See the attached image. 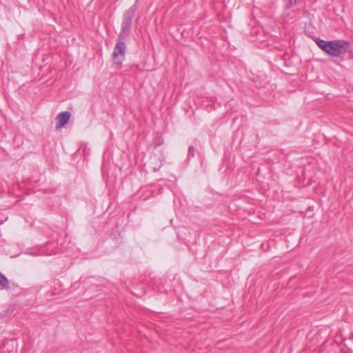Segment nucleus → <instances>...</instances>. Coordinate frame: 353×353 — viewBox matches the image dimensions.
Here are the masks:
<instances>
[{
    "label": "nucleus",
    "mask_w": 353,
    "mask_h": 353,
    "mask_svg": "<svg viewBox=\"0 0 353 353\" xmlns=\"http://www.w3.org/2000/svg\"><path fill=\"white\" fill-rule=\"evenodd\" d=\"M316 45L327 54L337 57L345 52L346 43L343 41H326L323 39H316Z\"/></svg>",
    "instance_id": "f257e3e1"
},
{
    "label": "nucleus",
    "mask_w": 353,
    "mask_h": 353,
    "mask_svg": "<svg viewBox=\"0 0 353 353\" xmlns=\"http://www.w3.org/2000/svg\"><path fill=\"white\" fill-rule=\"evenodd\" d=\"M137 2L138 0L123 14L121 30L118 37L120 38V40H125L130 32L132 21L138 7Z\"/></svg>",
    "instance_id": "f03ea898"
},
{
    "label": "nucleus",
    "mask_w": 353,
    "mask_h": 353,
    "mask_svg": "<svg viewBox=\"0 0 353 353\" xmlns=\"http://www.w3.org/2000/svg\"><path fill=\"white\" fill-rule=\"evenodd\" d=\"M125 51L126 45L124 40H120V38L118 37V41L116 43L112 53V59L114 63L119 65L122 64L125 59Z\"/></svg>",
    "instance_id": "7ed1b4c3"
},
{
    "label": "nucleus",
    "mask_w": 353,
    "mask_h": 353,
    "mask_svg": "<svg viewBox=\"0 0 353 353\" xmlns=\"http://www.w3.org/2000/svg\"><path fill=\"white\" fill-rule=\"evenodd\" d=\"M70 113L68 111L61 112L57 116V128H61L69 121Z\"/></svg>",
    "instance_id": "20e7f679"
},
{
    "label": "nucleus",
    "mask_w": 353,
    "mask_h": 353,
    "mask_svg": "<svg viewBox=\"0 0 353 353\" xmlns=\"http://www.w3.org/2000/svg\"><path fill=\"white\" fill-rule=\"evenodd\" d=\"M9 288V281L0 272V291L2 290H8Z\"/></svg>",
    "instance_id": "39448f33"
},
{
    "label": "nucleus",
    "mask_w": 353,
    "mask_h": 353,
    "mask_svg": "<svg viewBox=\"0 0 353 353\" xmlns=\"http://www.w3.org/2000/svg\"><path fill=\"white\" fill-rule=\"evenodd\" d=\"M194 156V148L192 146H190L188 149V157Z\"/></svg>",
    "instance_id": "423d86ee"
}]
</instances>
